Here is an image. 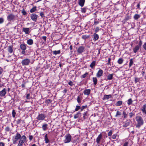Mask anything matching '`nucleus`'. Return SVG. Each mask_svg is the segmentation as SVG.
<instances>
[{"instance_id": "f257e3e1", "label": "nucleus", "mask_w": 146, "mask_h": 146, "mask_svg": "<svg viewBox=\"0 0 146 146\" xmlns=\"http://www.w3.org/2000/svg\"><path fill=\"white\" fill-rule=\"evenodd\" d=\"M135 119L137 122V123L135 125L136 127L139 128L144 123L143 119L140 115L137 116L135 117Z\"/></svg>"}, {"instance_id": "f03ea898", "label": "nucleus", "mask_w": 146, "mask_h": 146, "mask_svg": "<svg viewBox=\"0 0 146 146\" xmlns=\"http://www.w3.org/2000/svg\"><path fill=\"white\" fill-rule=\"evenodd\" d=\"M21 134L17 132L15 135L14 137H13L12 142L13 144H15L18 143V140H20L21 138Z\"/></svg>"}, {"instance_id": "7ed1b4c3", "label": "nucleus", "mask_w": 146, "mask_h": 146, "mask_svg": "<svg viewBox=\"0 0 146 146\" xmlns=\"http://www.w3.org/2000/svg\"><path fill=\"white\" fill-rule=\"evenodd\" d=\"M27 142V138L25 135L22 136L18 142L17 146H22L25 142Z\"/></svg>"}, {"instance_id": "20e7f679", "label": "nucleus", "mask_w": 146, "mask_h": 146, "mask_svg": "<svg viewBox=\"0 0 146 146\" xmlns=\"http://www.w3.org/2000/svg\"><path fill=\"white\" fill-rule=\"evenodd\" d=\"M142 44V41L140 40L138 43V44L136 46L133 48V51L135 53H136L139 50V48L141 47Z\"/></svg>"}, {"instance_id": "39448f33", "label": "nucleus", "mask_w": 146, "mask_h": 146, "mask_svg": "<svg viewBox=\"0 0 146 146\" xmlns=\"http://www.w3.org/2000/svg\"><path fill=\"white\" fill-rule=\"evenodd\" d=\"M16 17L15 15L11 13L8 15L7 17V19L9 21H13L16 20Z\"/></svg>"}, {"instance_id": "423d86ee", "label": "nucleus", "mask_w": 146, "mask_h": 146, "mask_svg": "<svg viewBox=\"0 0 146 146\" xmlns=\"http://www.w3.org/2000/svg\"><path fill=\"white\" fill-rule=\"evenodd\" d=\"M65 139L64 140L65 143H69L71 141L72 139V136L69 134H66L65 136Z\"/></svg>"}, {"instance_id": "0eeeda50", "label": "nucleus", "mask_w": 146, "mask_h": 146, "mask_svg": "<svg viewBox=\"0 0 146 146\" xmlns=\"http://www.w3.org/2000/svg\"><path fill=\"white\" fill-rule=\"evenodd\" d=\"M30 62L29 59L26 58L23 60L21 62V63L23 66H27L29 65Z\"/></svg>"}, {"instance_id": "6e6552de", "label": "nucleus", "mask_w": 146, "mask_h": 146, "mask_svg": "<svg viewBox=\"0 0 146 146\" xmlns=\"http://www.w3.org/2000/svg\"><path fill=\"white\" fill-rule=\"evenodd\" d=\"M20 48L22 50L21 53L22 54H25V50L26 49V45L24 44H21L20 45Z\"/></svg>"}, {"instance_id": "1a4fd4ad", "label": "nucleus", "mask_w": 146, "mask_h": 146, "mask_svg": "<svg viewBox=\"0 0 146 146\" xmlns=\"http://www.w3.org/2000/svg\"><path fill=\"white\" fill-rule=\"evenodd\" d=\"M7 51L8 52L10 53H13V54L12 55V56H16L15 55L14 53V52L13 51V46H10L8 47L7 48Z\"/></svg>"}, {"instance_id": "9d476101", "label": "nucleus", "mask_w": 146, "mask_h": 146, "mask_svg": "<svg viewBox=\"0 0 146 146\" xmlns=\"http://www.w3.org/2000/svg\"><path fill=\"white\" fill-rule=\"evenodd\" d=\"M45 117L46 115L45 114L42 113L39 114L37 117V119L39 120H43Z\"/></svg>"}, {"instance_id": "9b49d317", "label": "nucleus", "mask_w": 146, "mask_h": 146, "mask_svg": "<svg viewBox=\"0 0 146 146\" xmlns=\"http://www.w3.org/2000/svg\"><path fill=\"white\" fill-rule=\"evenodd\" d=\"M84 51V47L81 46L79 47L77 50V52L79 54H81Z\"/></svg>"}, {"instance_id": "f8f14e48", "label": "nucleus", "mask_w": 146, "mask_h": 146, "mask_svg": "<svg viewBox=\"0 0 146 146\" xmlns=\"http://www.w3.org/2000/svg\"><path fill=\"white\" fill-rule=\"evenodd\" d=\"M131 16L129 14H127L125 16L124 19L123 20L122 22L124 23H125L128 20L131 19Z\"/></svg>"}, {"instance_id": "ddd939ff", "label": "nucleus", "mask_w": 146, "mask_h": 146, "mask_svg": "<svg viewBox=\"0 0 146 146\" xmlns=\"http://www.w3.org/2000/svg\"><path fill=\"white\" fill-rule=\"evenodd\" d=\"M7 90L5 88H4L3 90L0 92V96L3 97L5 96L6 94Z\"/></svg>"}, {"instance_id": "4468645a", "label": "nucleus", "mask_w": 146, "mask_h": 146, "mask_svg": "<svg viewBox=\"0 0 146 146\" xmlns=\"http://www.w3.org/2000/svg\"><path fill=\"white\" fill-rule=\"evenodd\" d=\"M103 72L102 70L100 69L96 74V76L98 78L100 77L102 75Z\"/></svg>"}, {"instance_id": "2eb2a0df", "label": "nucleus", "mask_w": 146, "mask_h": 146, "mask_svg": "<svg viewBox=\"0 0 146 146\" xmlns=\"http://www.w3.org/2000/svg\"><path fill=\"white\" fill-rule=\"evenodd\" d=\"M31 19L33 21H36V15L35 13L32 14L31 15Z\"/></svg>"}, {"instance_id": "dca6fc26", "label": "nucleus", "mask_w": 146, "mask_h": 146, "mask_svg": "<svg viewBox=\"0 0 146 146\" xmlns=\"http://www.w3.org/2000/svg\"><path fill=\"white\" fill-rule=\"evenodd\" d=\"M30 29L29 28H24L23 31L25 32V34H28L29 33Z\"/></svg>"}, {"instance_id": "f3484780", "label": "nucleus", "mask_w": 146, "mask_h": 146, "mask_svg": "<svg viewBox=\"0 0 146 146\" xmlns=\"http://www.w3.org/2000/svg\"><path fill=\"white\" fill-rule=\"evenodd\" d=\"M102 137V134H99L98 137H97L96 140V142L98 144H99Z\"/></svg>"}, {"instance_id": "a211bd4d", "label": "nucleus", "mask_w": 146, "mask_h": 146, "mask_svg": "<svg viewBox=\"0 0 146 146\" xmlns=\"http://www.w3.org/2000/svg\"><path fill=\"white\" fill-rule=\"evenodd\" d=\"M79 1L78 3L79 5L81 7H82L84 6L85 2V0H78Z\"/></svg>"}, {"instance_id": "6ab92c4d", "label": "nucleus", "mask_w": 146, "mask_h": 146, "mask_svg": "<svg viewBox=\"0 0 146 146\" xmlns=\"http://www.w3.org/2000/svg\"><path fill=\"white\" fill-rule=\"evenodd\" d=\"M90 89H86L84 91L83 93L84 95L88 96L90 93Z\"/></svg>"}, {"instance_id": "aec40b11", "label": "nucleus", "mask_w": 146, "mask_h": 146, "mask_svg": "<svg viewBox=\"0 0 146 146\" xmlns=\"http://www.w3.org/2000/svg\"><path fill=\"white\" fill-rule=\"evenodd\" d=\"M111 95H105L104 96V97L102 98V99L103 100H108L109 98H111Z\"/></svg>"}, {"instance_id": "412c9836", "label": "nucleus", "mask_w": 146, "mask_h": 146, "mask_svg": "<svg viewBox=\"0 0 146 146\" xmlns=\"http://www.w3.org/2000/svg\"><path fill=\"white\" fill-rule=\"evenodd\" d=\"M81 116V113L80 112H78L76 114L74 115V118L75 119H76Z\"/></svg>"}, {"instance_id": "4be33fe9", "label": "nucleus", "mask_w": 146, "mask_h": 146, "mask_svg": "<svg viewBox=\"0 0 146 146\" xmlns=\"http://www.w3.org/2000/svg\"><path fill=\"white\" fill-rule=\"evenodd\" d=\"M96 61H94L90 65V67L92 69L94 68V67L96 65Z\"/></svg>"}, {"instance_id": "5701e85b", "label": "nucleus", "mask_w": 146, "mask_h": 146, "mask_svg": "<svg viewBox=\"0 0 146 146\" xmlns=\"http://www.w3.org/2000/svg\"><path fill=\"white\" fill-rule=\"evenodd\" d=\"M94 38L93 39V40L94 41H96L98 40L99 38L98 35L94 33L93 35Z\"/></svg>"}, {"instance_id": "b1692460", "label": "nucleus", "mask_w": 146, "mask_h": 146, "mask_svg": "<svg viewBox=\"0 0 146 146\" xmlns=\"http://www.w3.org/2000/svg\"><path fill=\"white\" fill-rule=\"evenodd\" d=\"M113 74H109L107 76V80H111L112 79Z\"/></svg>"}, {"instance_id": "393cba45", "label": "nucleus", "mask_w": 146, "mask_h": 146, "mask_svg": "<svg viewBox=\"0 0 146 146\" xmlns=\"http://www.w3.org/2000/svg\"><path fill=\"white\" fill-rule=\"evenodd\" d=\"M48 125L47 124H45L42 125V129L43 130L46 131L47 129Z\"/></svg>"}, {"instance_id": "a878e982", "label": "nucleus", "mask_w": 146, "mask_h": 146, "mask_svg": "<svg viewBox=\"0 0 146 146\" xmlns=\"http://www.w3.org/2000/svg\"><path fill=\"white\" fill-rule=\"evenodd\" d=\"M93 82L94 85H96L97 83L98 80L96 77H93L92 78Z\"/></svg>"}, {"instance_id": "bb28decb", "label": "nucleus", "mask_w": 146, "mask_h": 146, "mask_svg": "<svg viewBox=\"0 0 146 146\" xmlns=\"http://www.w3.org/2000/svg\"><path fill=\"white\" fill-rule=\"evenodd\" d=\"M122 104V102L121 101H119L115 103V105L117 106H121Z\"/></svg>"}, {"instance_id": "cd10ccee", "label": "nucleus", "mask_w": 146, "mask_h": 146, "mask_svg": "<svg viewBox=\"0 0 146 146\" xmlns=\"http://www.w3.org/2000/svg\"><path fill=\"white\" fill-rule=\"evenodd\" d=\"M140 17V15L138 14H135L133 17L134 19L135 20H137Z\"/></svg>"}, {"instance_id": "c85d7f7f", "label": "nucleus", "mask_w": 146, "mask_h": 146, "mask_svg": "<svg viewBox=\"0 0 146 146\" xmlns=\"http://www.w3.org/2000/svg\"><path fill=\"white\" fill-rule=\"evenodd\" d=\"M27 43L28 44L31 45L33 43V41L32 39H29L27 40Z\"/></svg>"}, {"instance_id": "c756f323", "label": "nucleus", "mask_w": 146, "mask_h": 146, "mask_svg": "<svg viewBox=\"0 0 146 146\" xmlns=\"http://www.w3.org/2000/svg\"><path fill=\"white\" fill-rule=\"evenodd\" d=\"M87 113H88V111H86V112H84V113L83 114V118L84 119H86L88 117L87 115Z\"/></svg>"}, {"instance_id": "7c9ffc66", "label": "nucleus", "mask_w": 146, "mask_h": 146, "mask_svg": "<svg viewBox=\"0 0 146 146\" xmlns=\"http://www.w3.org/2000/svg\"><path fill=\"white\" fill-rule=\"evenodd\" d=\"M52 52L53 54L56 55L57 54H59L60 53V50L57 51H53Z\"/></svg>"}, {"instance_id": "2f4dec72", "label": "nucleus", "mask_w": 146, "mask_h": 146, "mask_svg": "<svg viewBox=\"0 0 146 146\" xmlns=\"http://www.w3.org/2000/svg\"><path fill=\"white\" fill-rule=\"evenodd\" d=\"M44 140L45 141V143H48L49 142V140L47 136V134H46L45 136Z\"/></svg>"}, {"instance_id": "473e14b6", "label": "nucleus", "mask_w": 146, "mask_h": 146, "mask_svg": "<svg viewBox=\"0 0 146 146\" xmlns=\"http://www.w3.org/2000/svg\"><path fill=\"white\" fill-rule=\"evenodd\" d=\"M130 123L129 122L126 121L124 123V124L123 125V127H127L129 125Z\"/></svg>"}, {"instance_id": "72a5a7b5", "label": "nucleus", "mask_w": 146, "mask_h": 146, "mask_svg": "<svg viewBox=\"0 0 146 146\" xmlns=\"http://www.w3.org/2000/svg\"><path fill=\"white\" fill-rule=\"evenodd\" d=\"M88 8L86 7H84L83 8H81V11L82 13H86V11Z\"/></svg>"}, {"instance_id": "f704fd0d", "label": "nucleus", "mask_w": 146, "mask_h": 146, "mask_svg": "<svg viewBox=\"0 0 146 146\" xmlns=\"http://www.w3.org/2000/svg\"><path fill=\"white\" fill-rule=\"evenodd\" d=\"M123 58H119L117 62L119 64H121L123 62Z\"/></svg>"}, {"instance_id": "c9c22d12", "label": "nucleus", "mask_w": 146, "mask_h": 146, "mask_svg": "<svg viewBox=\"0 0 146 146\" xmlns=\"http://www.w3.org/2000/svg\"><path fill=\"white\" fill-rule=\"evenodd\" d=\"M25 98L27 100H29L31 99L30 94H26Z\"/></svg>"}, {"instance_id": "e433bc0d", "label": "nucleus", "mask_w": 146, "mask_h": 146, "mask_svg": "<svg viewBox=\"0 0 146 146\" xmlns=\"http://www.w3.org/2000/svg\"><path fill=\"white\" fill-rule=\"evenodd\" d=\"M90 37V35H83L82 36V38L86 40Z\"/></svg>"}, {"instance_id": "4c0bfd02", "label": "nucleus", "mask_w": 146, "mask_h": 146, "mask_svg": "<svg viewBox=\"0 0 146 146\" xmlns=\"http://www.w3.org/2000/svg\"><path fill=\"white\" fill-rule=\"evenodd\" d=\"M130 118H131L133 117L135 115V113L131 112L129 113V114Z\"/></svg>"}, {"instance_id": "58836bf2", "label": "nucleus", "mask_w": 146, "mask_h": 146, "mask_svg": "<svg viewBox=\"0 0 146 146\" xmlns=\"http://www.w3.org/2000/svg\"><path fill=\"white\" fill-rule=\"evenodd\" d=\"M133 59L132 58L130 60V61L129 64V67H131L133 64Z\"/></svg>"}, {"instance_id": "ea45409f", "label": "nucleus", "mask_w": 146, "mask_h": 146, "mask_svg": "<svg viewBox=\"0 0 146 146\" xmlns=\"http://www.w3.org/2000/svg\"><path fill=\"white\" fill-rule=\"evenodd\" d=\"M133 102V101L132 100L131 98L127 100V104L128 105H130Z\"/></svg>"}, {"instance_id": "a19ab883", "label": "nucleus", "mask_w": 146, "mask_h": 146, "mask_svg": "<svg viewBox=\"0 0 146 146\" xmlns=\"http://www.w3.org/2000/svg\"><path fill=\"white\" fill-rule=\"evenodd\" d=\"M16 114V113L15 112V111L14 110H13L12 112V117L14 118L15 116V115Z\"/></svg>"}, {"instance_id": "79ce46f5", "label": "nucleus", "mask_w": 146, "mask_h": 146, "mask_svg": "<svg viewBox=\"0 0 146 146\" xmlns=\"http://www.w3.org/2000/svg\"><path fill=\"white\" fill-rule=\"evenodd\" d=\"M36 10V7H33L30 10L31 13H32L35 12Z\"/></svg>"}, {"instance_id": "37998d69", "label": "nucleus", "mask_w": 146, "mask_h": 146, "mask_svg": "<svg viewBox=\"0 0 146 146\" xmlns=\"http://www.w3.org/2000/svg\"><path fill=\"white\" fill-rule=\"evenodd\" d=\"M87 107L88 106L87 105H86L85 106H82V107H81L80 111H82L84 109L86 108H87Z\"/></svg>"}, {"instance_id": "c03bdc74", "label": "nucleus", "mask_w": 146, "mask_h": 146, "mask_svg": "<svg viewBox=\"0 0 146 146\" xmlns=\"http://www.w3.org/2000/svg\"><path fill=\"white\" fill-rule=\"evenodd\" d=\"M121 114V112L119 111H117L116 113V115H115V117H118L119 115H120Z\"/></svg>"}, {"instance_id": "a18cd8bd", "label": "nucleus", "mask_w": 146, "mask_h": 146, "mask_svg": "<svg viewBox=\"0 0 146 146\" xmlns=\"http://www.w3.org/2000/svg\"><path fill=\"white\" fill-rule=\"evenodd\" d=\"M77 100L78 102L80 104L81 102V99L80 98V96H78L77 99Z\"/></svg>"}, {"instance_id": "49530a36", "label": "nucleus", "mask_w": 146, "mask_h": 146, "mask_svg": "<svg viewBox=\"0 0 146 146\" xmlns=\"http://www.w3.org/2000/svg\"><path fill=\"white\" fill-rule=\"evenodd\" d=\"M81 107L80 106H76V108L75 109V111H77L80 109Z\"/></svg>"}, {"instance_id": "de8ad7c7", "label": "nucleus", "mask_w": 146, "mask_h": 146, "mask_svg": "<svg viewBox=\"0 0 146 146\" xmlns=\"http://www.w3.org/2000/svg\"><path fill=\"white\" fill-rule=\"evenodd\" d=\"M22 120L21 119H18L16 121V123L17 124H18L21 123Z\"/></svg>"}, {"instance_id": "09e8293b", "label": "nucleus", "mask_w": 146, "mask_h": 146, "mask_svg": "<svg viewBox=\"0 0 146 146\" xmlns=\"http://www.w3.org/2000/svg\"><path fill=\"white\" fill-rule=\"evenodd\" d=\"M88 74V73L86 72L85 74L82 75L81 77L82 78H85L87 75Z\"/></svg>"}, {"instance_id": "8fccbe9b", "label": "nucleus", "mask_w": 146, "mask_h": 146, "mask_svg": "<svg viewBox=\"0 0 146 146\" xmlns=\"http://www.w3.org/2000/svg\"><path fill=\"white\" fill-rule=\"evenodd\" d=\"M21 13L22 14L24 15H26L27 14L26 12L25 11L24 9L22 10Z\"/></svg>"}, {"instance_id": "3c124183", "label": "nucleus", "mask_w": 146, "mask_h": 146, "mask_svg": "<svg viewBox=\"0 0 146 146\" xmlns=\"http://www.w3.org/2000/svg\"><path fill=\"white\" fill-rule=\"evenodd\" d=\"M146 104L144 105L141 109V110L142 111L146 109Z\"/></svg>"}, {"instance_id": "603ef678", "label": "nucleus", "mask_w": 146, "mask_h": 146, "mask_svg": "<svg viewBox=\"0 0 146 146\" xmlns=\"http://www.w3.org/2000/svg\"><path fill=\"white\" fill-rule=\"evenodd\" d=\"M10 128L9 126L5 128V130L6 131H7V132L9 131H10Z\"/></svg>"}, {"instance_id": "864d4df0", "label": "nucleus", "mask_w": 146, "mask_h": 146, "mask_svg": "<svg viewBox=\"0 0 146 146\" xmlns=\"http://www.w3.org/2000/svg\"><path fill=\"white\" fill-rule=\"evenodd\" d=\"M123 116H124V118H126L127 117V114L124 111H123Z\"/></svg>"}, {"instance_id": "5fc2aeb1", "label": "nucleus", "mask_w": 146, "mask_h": 146, "mask_svg": "<svg viewBox=\"0 0 146 146\" xmlns=\"http://www.w3.org/2000/svg\"><path fill=\"white\" fill-rule=\"evenodd\" d=\"M33 138V135H31V134L29 135V139L30 141H31Z\"/></svg>"}, {"instance_id": "6e6d98bb", "label": "nucleus", "mask_w": 146, "mask_h": 146, "mask_svg": "<svg viewBox=\"0 0 146 146\" xmlns=\"http://www.w3.org/2000/svg\"><path fill=\"white\" fill-rule=\"evenodd\" d=\"M113 133V131L112 130H110L108 133V135L109 136H111Z\"/></svg>"}, {"instance_id": "4d7b16f0", "label": "nucleus", "mask_w": 146, "mask_h": 146, "mask_svg": "<svg viewBox=\"0 0 146 146\" xmlns=\"http://www.w3.org/2000/svg\"><path fill=\"white\" fill-rule=\"evenodd\" d=\"M68 84L69 85H70L71 86H72L73 85H74L73 82L72 81H70L68 83Z\"/></svg>"}, {"instance_id": "13d9d810", "label": "nucleus", "mask_w": 146, "mask_h": 146, "mask_svg": "<svg viewBox=\"0 0 146 146\" xmlns=\"http://www.w3.org/2000/svg\"><path fill=\"white\" fill-rule=\"evenodd\" d=\"M40 15L41 17H44V13L43 12H41L40 13Z\"/></svg>"}, {"instance_id": "bf43d9fd", "label": "nucleus", "mask_w": 146, "mask_h": 146, "mask_svg": "<svg viewBox=\"0 0 146 146\" xmlns=\"http://www.w3.org/2000/svg\"><path fill=\"white\" fill-rule=\"evenodd\" d=\"M117 135L116 134H114L112 135V138L113 139H115L116 138Z\"/></svg>"}, {"instance_id": "052dcab7", "label": "nucleus", "mask_w": 146, "mask_h": 146, "mask_svg": "<svg viewBox=\"0 0 146 146\" xmlns=\"http://www.w3.org/2000/svg\"><path fill=\"white\" fill-rule=\"evenodd\" d=\"M3 22V18H0V24L2 23Z\"/></svg>"}, {"instance_id": "680f3d73", "label": "nucleus", "mask_w": 146, "mask_h": 146, "mask_svg": "<svg viewBox=\"0 0 146 146\" xmlns=\"http://www.w3.org/2000/svg\"><path fill=\"white\" fill-rule=\"evenodd\" d=\"M143 46L144 49L146 50V42L144 43Z\"/></svg>"}, {"instance_id": "e2e57ef3", "label": "nucleus", "mask_w": 146, "mask_h": 146, "mask_svg": "<svg viewBox=\"0 0 146 146\" xmlns=\"http://www.w3.org/2000/svg\"><path fill=\"white\" fill-rule=\"evenodd\" d=\"M111 60V59L110 58H109L108 59V62L107 63V64L108 65H110V61Z\"/></svg>"}, {"instance_id": "0e129e2a", "label": "nucleus", "mask_w": 146, "mask_h": 146, "mask_svg": "<svg viewBox=\"0 0 146 146\" xmlns=\"http://www.w3.org/2000/svg\"><path fill=\"white\" fill-rule=\"evenodd\" d=\"M25 82H24L21 84V87L22 88H24L25 87Z\"/></svg>"}, {"instance_id": "69168bd1", "label": "nucleus", "mask_w": 146, "mask_h": 146, "mask_svg": "<svg viewBox=\"0 0 146 146\" xmlns=\"http://www.w3.org/2000/svg\"><path fill=\"white\" fill-rule=\"evenodd\" d=\"M99 31V28L98 27H96V28L95 30V32L96 33L98 32Z\"/></svg>"}, {"instance_id": "338daca9", "label": "nucleus", "mask_w": 146, "mask_h": 146, "mask_svg": "<svg viewBox=\"0 0 146 146\" xmlns=\"http://www.w3.org/2000/svg\"><path fill=\"white\" fill-rule=\"evenodd\" d=\"M4 143L2 142H0V146H5Z\"/></svg>"}, {"instance_id": "774afa93", "label": "nucleus", "mask_w": 146, "mask_h": 146, "mask_svg": "<svg viewBox=\"0 0 146 146\" xmlns=\"http://www.w3.org/2000/svg\"><path fill=\"white\" fill-rule=\"evenodd\" d=\"M128 142H126L122 146H128Z\"/></svg>"}]
</instances>
